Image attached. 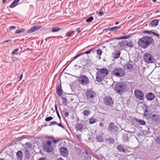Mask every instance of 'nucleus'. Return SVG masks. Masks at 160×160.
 Instances as JSON below:
<instances>
[{
  "label": "nucleus",
  "mask_w": 160,
  "mask_h": 160,
  "mask_svg": "<svg viewBox=\"0 0 160 160\" xmlns=\"http://www.w3.org/2000/svg\"><path fill=\"white\" fill-rule=\"evenodd\" d=\"M57 124V122L56 121H53V122H50V125L51 126L52 125H54V124Z\"/></svg>",
  "instance_id": "nucleus-45"
},
{
  "label": "nucleus",
  "mask_w": 160,
  "mask_h": 160,
  "mask_svg": "<svg viewBox=\"0 0 160 160\" xmlns=\"http://www.w3.org/2000/svg\"><path fill=\"white\" fill-rule=\"evenodd\" d=\"M60 153L63 157L67 156L68 153L67 148L65 147H61L60 148Z\"/></svg>",
  "instance_id": "nucleus-11"
},
{
  "label": "nucleus",
  "mask_w": 160,
  "mask_h": 160,
  "mask_svg": "<svg viewBox=\"0 0 160 160\" xmlns=\"http://www.w3.org/2000/svg\"><path fill=\"white\" fill-rule=\"evenodd\" d=\"M99 126L101 127H103V123L102 122H101L99 124Z\"/></svg>",
  "instance_id": "nucleus-56"
},
{
  "label": "nucleus",
  "mask_w": 160,
  "mask_h": 160,
  "mask_svg": "<svg viewBox=\"0 0 160 160\" xmlns=\"http://www.w3.org/2000/svg\"><path fill=\"white\" fill-rule=\"evenodd\" d=\"M122 37V39H128L129 37V35H126L124 36H123Z\"/></svg>",
  "instance_id": "nucleus-46"
},
{
  "label": "nucleus",
  "mask_w": 160,
  "mask_h": 160,
  "mask_svg": "<svg viewBox=\"0 0 160 160\" xmlns=\"http://www.w3.org/2000/svg\"><path fill=\"white\" fill-rule=\"evenodd\" d=\"M113 75L118 77H122L123 76L125 72L124 69L120 68H116L113 71Z\"/></svg>",
  "instance_id": "nucleus-6"
},
{
  "label": "nucleus",
  "mask_w": 160,
  "mask_h": 160,
  "mask_svg": "<svg viewBox=\"0 0 160 160\" xmlns=\"http://www.w3.org/2000/svg\"><path fill=\"white\" fill-rule=\"evenodd\" d=\"M47 138L50 139L51 141L52 140V139H54V138L53 137H47Z\"/></svg>",
  "instance_id": "nucleus-48"
},
{
  "label": "nucleus",
  "mask_w": 160,
  "mask_h": 160,
  "mask_svg": "<svg viewBox=\"0 0 160 160\" xmlns=\"http://www.w3.org/2000/svg\"><path fill=\"white\" fill-rule=\"evenodd\" d=\"M144 59L145 61L148 63H153L154 59L150 53H146L144 55Z\"/></svg>",
  "instance_id": "nucleus-8"
},
{
  "label": "nucleus",
  "mask_w": 160,
  "mask_h": 160,
  "mask_svg": "<svg viewBox=\"0 0 160 160\" xmlns=\"http://www.w3.org/2000/svg\"><path fill=\"white\" fill-rule=\"evenodd\" d=\"M108 141L111 143H113L115 142L114 139L112 138L107 139Z\"/></svg>",
  "instance_id": "nucleus-34"
},
{
  "label": "nucleus",
  "mask_w": 160,
  "mask_h": 160,
  "mask_svg": "<svg viewBox=\"0 0 160 160\" xmlns=\"http://www.w3.org/2000/svg\"><path fill=\"white\" fill-rule=\"evenodd\" d=\"M159 22V21L157 19H155L152 21L149 24V26L150 27H156L157 26Z\"/></svg>",
  "instance_id": "nucleus-18"
},
{
  "label": "nucleus",
  "mask_w": 160,
  "mask_h": 160,
  "mask_svg": "<svg viewBox=\"0 0 160 160\" xmlns=\"http://www.w3.org/2000/svg\"><path fill=\"white\" fill-rule=\"evenodd\" d=\"M60 140V139H58L56 140H54V139H52V142L55 143H57Z\"/></svg>",
  "instance_id": "nucleus-42"
},
{
  "label": "nucleus",
  "mask_w": 160,
  "mask_h": 160,
  "mask_svg": "<svg viewBox=\"0 0 160 160\" xmlns=\"http://www.w3.org/2000/svg\"><path fill=\"white\" fill-rule=\"evenodd\" d=\"M108 73V70L106 68L98 69L96 73V81L98 82H101Z\"/></svg>",
  "instance_id": "nucleus-2"
},
{
  "label": "nucleus",
  "mask_w": 160,
  "mask_h": 160,
  "mask_svg": "<svg viewBox=\"0 0 160 160\" xmlns=\"http://www.w3.org/2000/svg\"><path fill=\"white\" fill-rule=\"evenodd\" d=\"M93 19V17L91 16L90 17H89L88 18H87V19L86 20V22H90L91 21H92Z\"/></svg>",
  "instance_id": "nucleus-32"
},
{
  "label": "nucleus",
  "mask_w": 160,
  "mask_h": 160,
  "mask_svg": "<svg viewBox=\"0 0 160 160\" xmlns=\"http://www.w3.org/2000/svg\"><path fill=\"white\" fill-rule=\"evenodd\" d=\"M134 92L136 98L139 100L143 101L144 99V94L142 92L137 89L135 90Z\"/></svg>",
  "instance_id": "nucleus-9"
},
{
  "label": "nucleus",
  "mask_w": 160,
  "mask_h": 160,
  "mask_svg": "<svg viewBox=\"0 0 160 160\" xmlns=\"http://www.w3.org/2000/svg\"><path fill=\"white\" fill-rule=\"evenodd\" d=\"M77 137L79 141L81 140V134L77 135Z\"/></svg>",
  "instance_id": "nucleus-43"
},
{
  "label": "nucleus",
  "mask_w": 160,
  "mask_h": 160,
  "mask_svg": "<svg viewBox=\"0 0 160 160\" xmlns=\"http://www.w3.org/2000/svg\"><path fill=\"white\" fill-rule=\"evenodd\" d=\"M61 98L62 99V103L65 105H67L68 101L67 99L66 98H63L62 97H61Z\"/></svg>",
  "instance_id": "nucleus-27"
},
{
  "label": "nucleus",
  "mask_w": 160,
  "mask_h": 160,
  "mask_svg": "<svg viewBox=\"0 0 160 160\" xmlns=\"http://www.w3.org/2000/svg\"><path fill=\"white\" fill-rule=\"evenodd\" d=\"M118 128V127L116 126H115L113 122H111L109 125L108 129L111 132L113 131L114 130H116Z\"/></svg>",
  "instance_id": "nucleus-15"
},
{
  "label": "nucleus",
  "mask_w": 160,
  "mask_h": 160,
  "mask_svg": "<svg viewBox=\"0 0 160 160\" xmlns=\"http://www.w3.org/2000/svg\"><path fill=\"white\" fill-rule=\"evenodd\" d=\"M89 121L90 124H92L95 123L97 121V120L93 118H89Z\"/></svg>",
  "instance_id": "nucleus-25"
},
{
  "label": "nucleus",
  "mask_w": 160,
  "mask_h": 160,
  "mask_svg": "<svg viewBox=\"0 0 160 160\" xmlns=\"http://www.w3.org/2000/svg\"><path fill=\"white\" fill-rule=\"evenodd\" d=\"M76 31L78 33H80L81 32V31L80 30V28H77L76 29Z\"/></svg>",
  "instance_id": "nucleus-47"
},
{
  "label": "nucleus",
  "mask_w": 160,
  "mask_h": 160,
  "mask_svg": "<svg viewBox=\"0 0 160 160\" xmlns=\"http://www.w3.org/2000/svg\"><path fill=\"white\" fill-rule=\"evenodd\" d=\"M110 28H108L104 29L103 30V31H106V32H107L108 31H110Z\"/></svg>",
  "instance_id": "nucleus-53"
},
{
  "label": "nucleus",
  "mask_w": 160,
  "mask_h": 160,
  "mask_svg": "<svg viewBox=\"0 0 160 160\" xmlns=\"http://www.w3.org/2000/svg\"><path fill=\"white\" fill-rule=\"evenodd\" d=\"M18 51V48H16V49H14L13 51H12V52H11V54H14Z\"/></svg>",
  "instance_id": "nucleus-41"
},
{
  "label": "nucleus",
  "mask_w": 160,
  "mask_h": 160,
  "mask_svg": "<svg viewBox=\"0 0 160 160\" xmlns=\"http://www.w3.org/2000/svg\"><path fill=\"white\" fill-rule=\"evenodd\" d=\"M57 94L60 96H61L62 94L63 91H62L61 86H58L57 87Z\"/></svg>",
  "instance_id": "nucleus-22"
},
{
  "label": "nucleus",
  "mask_w": 160,
  "mask_h": 160,
  "mask_svg": "<svg viewBox=\"0 0 160 160\" xmlns=\"http://www.w3.org/2000/svg\"><path fill=\"white\" fill-rule=\"evenodd\" d=\"M40 28L41 27L40 26H37V25L34 26L28 30V33H32L35 31H36L37 30L40 29Z\"/></svg>",
  "instance_id": "nucleus-14"
},
{
  "label": "nucleus",
  "mask_w": 160,
  "mask_h": 160,
  "mask_svg": "<svg viewBox=\"0 0 160 160\" xmlns=\"http://www.w3.org/2000/svg\"><path fill=\"white\" fill-rule=\"evenodd\" d=\"M153 39L151 37L143 36L139 39L138 44L139 46L143 49H146L153 42Z\"/></svg>",
  "instance_id": "nucleus-1"
},
{
  "label": "nucleus",
  "mask_w": 160,
  "mask_h": 160,
  "mask_svg": "<svg viewBox=\"0 0 160 160\" xmlns=\"http://www.w3.org/2000/svg\"><path fill=\"white\" fill-rule=\"evenodd\" d=\"M22 75H23L22 74H21L20 76V80H21L22 79Z\"/></svg>",
  "instance_id": "nucleus-62"
},
{
  "label": "nucleus",
  "mask_w": 160,
  "mask_h": 160,
  "mask_svg": "<svg viewBox=\"0 0 160 160\" xmlns=\"http://www.w3.org/2000/svg\"><path fill=\"white\" fill-rule=\"evenodd\" d=\"M16 155L18 159L19 160H21L23 158V154L22 151H18L16 153Z\"/></svg>",
  "instance_id": "nucleus-21"
},
{
  "label": "nucleus",
  "mask_w": 160,
  "mask_h": 160,
  "mask_svg": "<svg viewBox=\"0 0 160 160\" xmlns=\"http://www.w3.org/2000/svg\"><path fill=\"white\" fill-rule=\"evenodd\" d=\"M26 147L27 148H30L32 147V145L31 143L29 142H27L25 144Z\"/></svg>",
  "instance_id": "nucleus-39"
},
{
  "label": "nucleus",
  "mask_w": 160,
  "mask_h": 160,
  "mask_svg": "<svg viewBox=\"0 0 160 160\" xmlns=\"http://www.w3.org/2000/svg\"><path fill=\"white\" fill-rule=\"evenodd\" d=\"M117 149L120 152H123L126 153V151H127V149L124 148L122 145H118L117 146Z\"/></svg>",
  "instance_id": "nucleus-16"
},
{
  "label": "nucleus",
  "mask_w": 160,
  "mask_h": 160,
  "mask_svg": "<svg viewBox=\"0 0 160 160\" xmlns=\"http://www.w3.org/2000/svg\"><path fill=\"white\" fill-rule=\"evenodd\" d=\"M103 135H98L96 137V140L97 142H103V139L102 138Z\"/></svg>",
  "instance_id": "nucleus-20"
},
{
  "label": "nucleus",
  "mask_w": 160,
  "mask_h": 160,
  "mask_svg": "<svg viewBox=\"0 0 160 160\" xmlns=\"http://www.w3.org/2000/svg\"><path fill=\"white\" fill-rule=\"evenodd\" d=\"M136 121L137 122H138L139 124L141 125H144L146 124V122L145 121L140 119H136Z\"/></svg>",
  "instance_id": "nucleus-24"
},
{
  "label": "nucleus",
  "mask_w": 160,
  "mask_h": 160,
  "mask_svg": "<svg viewBox=\"0 0 160 160\" xmlns=\"http://www.w3.org/2000/svg\"><path fill=\"white\" fill-rule=\"evenodd\" d=\"M94 51V50L93 49H91L89 50L86 52H82V55H83L85 54H88L90 53L91 52L93 51Z\"/></svg>",
  "instance_id": "nucleus-30"
},
{
  "label": "nucleus",
  "mask_w": 160,
  "mask_h": 160,
  "mask_svg": "<svg viewBox=\"0 0 160 160\" xmlns=\"http://www.w3.org/2000/svg\"><path fill=\"white\" fill-rule=\"evenodd\" d=\"M90 113L89 110H84L83 112V114L84 116H87Z\"/></svg>",
  "instance_id": "nucleus-38"
},
{
  "label": "nucleus",
  "mask_w": 160,
  "mask_h": 160,
  "mask_svg": "<svg viewBox=\"0 0 160 160\" xmlns=\"http://www.w3.org/2000/svg\"><path fill=\"white\" fill-rule=\"evenodd\" d=\"M92 63V62L90 59L87 60L86 61V64L90 67L91 66Z\"/></svg>",
  "instance_id": "nucleus-33"
},
{
  "label": "nucleus",
  "mask_w": 160,
  "mask_h": 160,
  "mask_svg": "<svg viewBox=\"0 0 160 160\" xmlns=\"http://www.w3.org/2000/svg\"><path fill=\"white\" fill-rule=\"evenodd\" d=\"M38 160H46L44 158H41L39 159Z\"/></svg>",
  "instance_id": "nucleus-61"
},
{
  "label": "nucleus",
  "mask_w": 160,
  "mask_h": 160,
  "mask_svg": "<svg viewBox=\"0 0 160 160\" xmlns=\"http://www.w3.org/2000/svg\"><path fill=\"white\" fill-rule=\"evenodd\" d=\"M87 100L91 103H94L93 98L96 96L95 92L92 89L88 90L86 92Z\"/></svg>",
  "instance_id": "nucleus-3"
},
{
  "label": "nucleus",
  "mask_w": 160,
  "mask_h": 160,
  "mask_svg": "<svg viewBox=\"0 0 160 160\" xmlns=\"http://www.w3.org/2000/svg\"><path fill=\"white\" fill-rule=\"evenodd\" d=\"M55 110L56 111V112L58 111L57 106V105L56 104H55Z\"/></svg>",
  "instance_id": "nucleus-59"
},
{
  "label": "nucleus",
  "mask_w": 160,
  "mask_h": 160,
  "mask_svg": "<svg viewBox=\"0 0 160 160\" xmlns=\"http://www.w3.org/2000/svg\"><path fill=\"white\" fill-rule=\"evenodd\" d=\"M25 157L27 159H29L30 157V153L28 150H26L25 152Z\"/></svg>",
  "instance_id": "nucleus-26"
},
{
  "label": "nucleus",
  "mask_w": 160,
  "mask_h": 160,
  "mask_svg": "<svg viewBox=\"0 0 160 160\" xmlns=\"http://www.w3.org/2000/svg\"><path fill=\"white\" fill-rule=\"evenodd\" d=\"M126 45L130 48L132 47L133 46V43L132 42H128L126 43Z\"/></svg>",
  "instance_id": "nucleus-37"
},
{
  "label": "nucleus",
  "mask_w": 160,
  "mask_h": 160,
  "mask_svg": "<svg viewBox=\"0 0 160 160\" xmlns=\"http://www.w3.org/2000/svg\"><path fill=\"white\" fill-rule=\"evenodd\" d=\"M126 67H127L128 69H131L133 67V66L132 64L128 63L126 65Z\"/></svg>",
  "instance_id": "nucleus-36"
},
{
  "label": "nucleus",
  "mask_w": 160,
  "mask_h": 160,
  "mask_svg": "<svg viewBox=\"0 0 160 160\" xmlns=\"http://www.w3.org/2000/svg\"><path fill=\"white\" fill-rule=\"evenodd\" d=\"M57 124L58 126L62 127L63 129L65 128L64 127V126H63L62 125H61L60 123H59V124L57 123Z\"/></svg>",
  "instance_id": "nucleus-54"
},
{
  "label": "nucleus",
  "mask_w": 160,
  "mask_h": 160,
  "mask_svg": "<svg viewBox=\"0 0 160 160\" xmlns=\"http://www.w3.org/2000/svg\"><path fill=\"white\" fill-rule=\"evenodd\" d=\"M152 31H145L143 32V33H148V32H151Z\"/></svg>",
  "instance_id": "nucleus-60"
},
{
  "label": "nucleus",
  "mask_w": 160,
  "mask_h": 160,
  "mask_svg": "<svg viewBox=\"0 0 160 160\" xmlns=\"http://www.w3.org/2000/svg\"><path fill=\"white\" fill-rule=\"evenodd\" d=\"M60 30V28L58 27L54 28L52 30V31L53 32H55L59 31Z\"/></svg>",
  "instance_id": "nucleus-31"
},
{
  "label": "nucleus",
  "mask_w": 160,
  "mask_h": 160,
  "mask_svg": "<svg viewBox=\"0 0 160 160\" xmlns=\"http://www.w3.org/2000/svg\"><path fill=\"white\" fill-rule=\"evenodd\" d=\"M102 51L101 49H98L97 50V53L99 55V56H101L102 54Z\"/></svg>",
  "instance_id": "nucleus-35"
},
{
  "label": "nucleus",
  "mask_w": 160,
  "mask_h": 160,
  "mask_svg": "<svg viewBox=\"0 0 160 160\" xmlns=\"http://www.w3.org/2000/svg\"><path fill=\"white\" fill-rule=\"evenodd\" d=\"M51 144V142L50 141H46V143L43 146L45 151L48 152H52L54 151L53 146Z\"/></svg>",
  "instance_id": "nucleus-5"
},
{
  "label": "nucleus",
  "mask_w": 160,
  "mask_h": 160,
  "mask_svg": "<svg viewBox=\"0 0 160 160\" xmlns=\"http://www.w3.org/2000/svg\"><path fill=\"white\" fill-rule=\"evenodd\" d=\"M11 41V40L10 39H8L7 40H5L3 42V43H4L6 42H9Z\"/></svg>",
  "instance_id": "nucleus-57"
},
{
  "label": "nucleus",
  "mask_w": 160,
  "mask_h": 160,
  "mask_svg": "<svg viewBox=\"0 0 160 160\" xmlns=\"http://www.w3.org/2000/svg\"><path fill=\"white\" fill-rule=\"evenodd\" d=\"M152 119L157 123H160V116L159 115L153 114L152 116Z\"/></svg>",
  "instance_id": "nucleus-13"
},
{
  "label": "nucleus",
  "mask_w": 160,
  "mask_h": 160,
  "mask_svg": "<svg viewBox=\"0 0 160 160\" xmlns=\"http://www.w3.org/2000/svg\"><path fill=\"white\" fill-rule=\"evenodd\" d=\"M57 160H64L60 158H59L57 159Z\"/></svg>",
  "instance_id": "nucleus-64"
},
{
  "label": "nucleus",
  "mask_w": 160,
  "mask_h": 160,
  "mask_svg": "<svg viewBox=\"0 0 160 160\" xmlns=\"http://www.w3.org/2000/svg\"><path fill=\"white\" fill-rule=\"evenodd\" d=\"M77 132L79 131L82 132L83 129V126L82 123L78 124L75 127Z\"/></svg>",
  "instance_id": "nucleus-17"
},
{
  "label": "nucleus",
  "mask_w": 160,
  "mask_h": 160,
  "mask_svg": "<svg viewBox=\"0 0 160 160\" xmlns=\"http://www.w3.org/2000/svg\"><path fill=\"white\" fill-rule=\"evenodd\" d=\"M16 27L14 26H11L9 27V29L10 30H13L15 29Z\"/></svg>",
  "instance_id": "nucleus-49"
},
{
  "label": "nucleus",
  "mask_w": 160,
  "mask_h": 160,
  "mask_svg": "<svg viewBox=\"0 0 160 160\" xmlns=\"http://www.w3.org/2000/svg\"><path fill=\"white\" fill-rule=\"evenodd\" d=\"M81 55H82V52L78 54L75 57H74V59H76L77 58H78V57H79Z\"/></svg>",
  "instance_id": "nucleus-44"
},
{
  "label": "nucleus",
  "mask_w": 160,
  "mask_h": 160,
  "mask_svg": "<svg viewBox=\"0 0 160 160\" xmlns=\"http://www.w3.org/2000/svg\"><path fill=\"white\" fill-rule=\"evenodd\" d=\"M145 97L148 100L152 101L154 99L155 96L154 94L150 92L147 93Z\"/></svg>",
  "instance_id": "nucleus-12"
},
{
  "label": "nucleus",
  "mask_w": 160,
  "mask_h": 160,
  "mask_svg": "<svg viewBox=\"0 0 160 160\" xmlns=\"http://www.w3.org/2000/svg\"><path fill=\"white\" fill-rule=\"evenodd\" d=\"M69 114L68 112H65L64 113V116L65 117H67L68 116Z\"/></svg>",
  "instance_id": "nucleus-55"
},
{
  "label": "nucleus",
  "mask_w": 160,
  "mask_h": 160,
  "mask_svg": "<svg viewBox=\"0 0 160 160\" xmlns=\"http://www.w3.org/2000/svg\"><path fill=\"white\" fill-rule=\"evenodd\" d=\"M127 85L123 83L117 84L115 88V91L118 94H121L127 89Z\"/></svg>",
  "instance_id": "nucleus-4"
},
{
  "label": "nucleus",
  "mask_w": 160,
  "mask_h": 160,
  "mask_svg": "<svg viewBox=\"0 0 160 160\" xmlns=\"http://www.w3.org/2000/svg\"><path fill=\"white\" fill-rule=\"evenodd\" d=\"M103 14V11H100L98 12V14L100 16H102Z\"/></svg>",
  "instance_id": "nucleus-51"
},
{
  "label": "nucleus",
  "mask_w": 160,
  "mask_h": 160,
  "mask_svg": "<svg viewBox=\"0 0 160 160\" xmlns=\"http://www.w3.org/2000/svg\"><path fill=\"white\" fill-rule=\"evenodd\" d=\"M78 81L82 85H86L89 84V79L85 75H82L78 78Z\"/></svg>",
  "instance_id": "nucleus-7"
},
{
  "label": "nucleus",
  "mask_w": 160,
  "mask_h": 160,
  "mask_svg": "<svg viewBox=\"0 0 160 160\" xmlns=\"http://www.w3.org/2000/svg\"><path fill=\"white\" fill-rule=\"evenodd\" d=\"M157 140L158 141H159V142H160V138H157Z\"/></svg>",
  "instance_id": "nucleus-63"
},
{
  "label": "nucleus",
  "mask_w": 160,
  "mask_h": 160,
  "mask_svg": "<svg viewBox=\"0 0 160 160\" xmlns=\"http://www.w3.org/2000/svg\"><path fill=\"white\" fill-rule=\"evenodd\" d=\"M20 1V0H14L10 4V8H14L18 5Z\"/></svg>",
  "instance_id": "nucleus-19"
},
{
  "label": "nucleus",
  "mask_w": 160,
  "mask_h": 160,
  "mask_svg": "<svg viewBox=\"0 0 160 160\" xmlns=\"http://www.w3.org/2000/svg\"><path fill=\"white\" fill-rule=\"evenodd\" d=\"M104 104L108 106H111L113 104V101L109 96H107L104 100Z\"/></svg>",
  "instance_id": "nucleus-10"
},
{
  "label": "nucleus",
  "mask_w": 160,
  "mask_h": 160,
  "mask_svg": "<svg viewBox=\"0 0 160 160\" xmlns=\"http://www.w3.org/2000/svg\"><path fill=\"white\" fill-rule=\"evenodd\" d=\"M121 28L120 26L114 27L110 28V31L111 32H115L118 31Z\"/></svg>",
  "instance_id": "nucleus-23"
},
{
  "label": "nucleus",
  "mask_w": 160,
  "mask_h": 160,
  "mask_svg": "<svg viewBox=\"0 0 160 160\" xmlns=\"http://www.w3.org/2000/svg\"><path fill=\"white\" fill-rule=\"evenodd\" d=\"M56 112V113H57V115H58V118H60V115L59 114V112H58V111H57Z\"/></svg>",
  "instance_id": "nucleus-58"
},
{
  "label": "nucleus",
  "mask_w": 160,
  "mask_h": 160,
  "mask_svg": "<svg viewBox=\"0 0 160 160\" xmlns=\"http://www.w3.org/2000/svg\"><path fill=\"white\" fill-rule=\"evenodd\" d=\"M71 36V35L69 34L68 32H67L66 33V35H65V37L68 36V38Z\"/></svg>",
  "instance_id": "nucleus-52"
},
{
  "label": "nucleus",
  "mask_w": 160,
  "mask_h": 160,
  "mask_svg": "<svg viewBox=\"0 0 160 160\" xmlns=\"http://www.w3.org/2000/svg\"><path fill=\"white\" fill-rule=\"evenodd\" d=\"M151 33H153L154 34V35H155V36H157L158 37H159V35L158 34H157V33H156L155 32H151Z\"/></svg>",
  "instance_id": "nucleus-50"
},
{
  "label": "nucleus",
  "mask_w": 160,
  "mask_h": 160,
  "mask_svg": "<svg viewBox=\"0 0 160 160\" xmlns=\"http://www.w3.org/2000/svg\"><path fill=\"white\" fill-rule=\"evenodd\" d=\"M52 119H53V118L52 117H49L46 118H45V121L47 122H49V121L51 120Z\"/></svg>",
  "instance_id": "nucleus-40"
},
{
  "label": "nucleus",
  "mask_w": 160,
  "mask_h": 160,
  "mask_svg": "<svg viewBox=\"0 0 160 160\" xmlns=\"http://www.w3.org/2000/svg\"><path fill=\"white\" fill-rule=\"evenodd\" d=\"M120 51L117 52L114 55V58L115 59L118 58L120 56Z\"/></svg>",
  "instance_id": "nucleus-28"
},
{
  "label": "nucleus",
  "mask_w": 160,
  "mask_h": 160,
  "mask_svg": "<svg viewBox=\"0 0 160 160\" xmlns=\"http://www.w3.org/2000/svg\"><path fill=\"white\" fill-rule=\"evenodd\" d=\"M24 31H25V29L24 28H22L20 30L18 29V30H16L15 33L16 34H18V33H20L23 32H24Z\"/></svg>",
  "instance_id": "nucleus-29"
}]
</instances>
